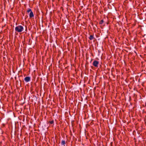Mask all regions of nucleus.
<instances>
[{
	"instance_id": "1",
	"label": "nucleus",
	"mask_w": 146,
	"mask_h": 146,
	"mask_svg": "<svg viewBox=\"0 0 146 146\" xmlns=\"http://www.w3.org/2000/svg\"><path fill=\"white\" fill-rule=\"evenodd\" d=\"M23 30V27L21 25H19L16 27L15 28V30L16 31L20 33L22 32Z\"/></svg>"
},
{
	"instance_id": "2",
	"label": "nucleus",
	"mask_w": 146,
	"mask_h": 146,
	"mask_svg": "<svg viewBox=\"0 0 146 146\" xmlns=\"http://www.w3.org/2000/svg\"><path fill=\"white\" fill-rule=\"evenodd\" d=\"M99 64V62L97 60H94L93 62V65L95 67H97Z\"/></svg>"
},
{
	"instance_id": "3",
	"label": "nucleus",
	"mask_w": 146,
	"mask_h": 146,
	"mask_svg": "<svg viewBox=\"0 0 146 146\" xmlns=\"http://www.w3.org/2000/svg\"><path fill=\"white\" fill-rule=\"evenodd\" d=\"M24 80L26 82H28L30 81L31 78L29 76H27L25 78Z\"/></svg>"
},
{
	"instance_id": "4",
	"label": "nucleus",
	"mask_w": 146,
	"mask_h": 146,
	"mask_svg": "<svg viewBox=\"0 0 146 146\" xmlns=\"http://www.w3.org/2000/svg\"><path fill=\"white\" fill-rule=\"evenodd\" d=\"M34 16L33 13L32 11H31L29 14V17H32Z\"/></svg>"
},
{
	"instance_id": "5",
	"label": "nucleus",
	"mask_w": 146,
	"mask_h": 146,
	"mask_svg": "<svg viewBox=\"0 0 146 146\" xmlns=\"http://www.w3.org/2000/svg\"><path fill=\"white\" fill-rule=\"evenodd\" d=\"M94 38V36L92 35H90V36L89 38L90 40H92Z\"/></svg>"
},
{
	"instance_id": "6",
	"label": "nucleus",
	"mask_w": 146,
	"mask_h": 146,
	"mask_svg": "<svg viewBox=\"0 0 146 146\" xmlns=\"http://www.w3.org/2000/svg\"><path fill=\"white\" fill-rule=\"evenodd\" d=\"M65 144V141L64 140H62L61 142V144L64 145Z\"/></svg>"
},
{
	"instance_id": "7",
	"label": "nucleus",
	"mask_w": 146,
	"mask_h": 146,
	"mask_svg": "<svg viewBox=\"0 0 146 146\" xmlns=\"http://www.w3.org/2000/svg\"><path fill=\"white\" fill-rule=\"evenodd\" d=\"M31 11H31V9H28V10H27V12L28 13H29V12H31Z\"/></svg>"
},
{
	"instance_id": "8",
	"label": "nucleus",
	"mask_w": 146,
	"mask_h": 146,
	"mask_svg": "<svg viewBox=\"0 0 146 146\" xmlns=\"http://www.w3.org/2000/svg\"><path fill=\"white\" fill-rule=\"evenodd\" d=\"M103 22L104 21L103 20H102L100 21V24H102Z\"/></svg>"
},
{
	"instance_id": "9",
	"label": "nucleus",
	"mask_w": 146,
	"mask_h": 146,
	"mask_svg": "<svg viewBox=\"0 0 146 146\" xmlns=\"http://www.w3.org/2000/svg\"><path fill=\"white\" fill-rule=\"evenodd\" d=\"M54 123V121H52L50 122V124H52L53 123Z\"/></svg>"
}]
</instances>
